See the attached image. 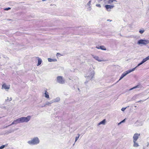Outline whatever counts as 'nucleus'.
Instances as JSON below:
<instances>
[{"mask_svg": "<svg viewBox=\"0 0 149 149\" xmlns=\"http://www.w3.org/2000/svg\"><path fill=\"white\" fill-rule=\"evenodd\" d=\"M40 140L38 138L36 137L28 141L27 143L30 145H36L38 144Z\"/></svg>", "mask_w": 149, "mask_h": 149, "instance_id": "1", "label": "nucleus"}, {"mask_svg": "<svg viewBox=\"0 0 149 149\" xmlns=\"http://www.w3.org/2000/svg\"><path fill=\"white\" fill-rule=\"evenodd\" d=\"M94 74V71L93 70L91 71L90 70L86 74H85L84 77L86 78L89 79H91L93 78Z\"/></svg>", "mask_w": 149, "mask_h": 149, "instance_id": "2", "label": "nucleus"}, {"mask_svg": "<svg viewBox=\"0 0 149 149\" xmlns=\"http://www.w3.org/2000/svg\"><path fill=\"white\" fill-rule=\"evenodd\" d=\"M31 118V116H28L26 117H23L19 118V119L20 123H27L30 120Z\"/></svg>", "mask_w": 149, "mask_h": 149, "instance_id": "3", "label": "nucleus"}, {"mask_svg": "<svg viewBox=\"0 0 149 149\" xmlns=\"http://www.w3.org/2000/svg\"><path fill=\"white\" fill-rule=\"evenodd\" d=\"M135 70V68H133L132 69H130L126 71L125 72H123L121 75L120 76L119 80L122 79L124 77L126 76L127 74L130 73L131 72L134 71Z\"/></svg>", "mask_w": 149, "mask_h": 149, "instance_id": "4", "label": "nucleus"}, {"mask_svg": "<svg viewBox=\"0 0 149 149\" xmlns=\"http://www.w3.org/2000/svg\"><path fill=\"white\" fill-rule=\"evenodd\" d=\"M149 43V41L148 40L140 39L137 42L139 45H146Z\"/></svg>", "mask_w": 149, "mask_h": 149, "instance_id": "5", "label": "nucleus"}, {"mask_svg": "<svg viewBox=\"0 0 149 149\" xmlns=\"http://www.w3.org/2000/svg\"><path fill=\"white\" fill-rule=\"evenodd\" d=\"M57 81L58 83L63 84L65 83V80L61 76H59L57 77Z\"/></svg>", "mask_w": 149, "mask_h": 149, "instance_id": "6", "label": "nucleus"}, {"mask_svg": "<svg viewBox=\"0 0 149 149\" xmlns=\"http://www.w3.org/2000/svg\"><path fill=\"white\" fill-rule=\"evenodd\" d=\"M20 121L19 120V118L15 120H14L12 123H11V124L10 125H8V126H6V127H8V126H10V125H13V124H18V123H20Z\"/></svg>", "mask_w": 149, "mask_h": 149, "instance_id": "7", "label": "nucleus"}, {"mask_svg": "<svg viewBox=\"0 0 149 149\" xmlns=\"http://www.w3.org/2000/svg\"><path fill=\"white\" fill-rule=\"evenodd\" d=\"M140 135V134L135 133L134 134L133 136V141H136L139 138V136Z\"/></svg>", "mask_w": 149, "mask_h": 149, "instance_id": "8", "label": "nucleus"}, {"mask_svg": "<svg viewBox=\"0 0 149 149\" xmlns=\"http://www.w3.org/2000/svg\"><path fill=\"white\" fill-rule=\"evenodd\" d=\"M114 6L113 5H106L105 6V8L107 9H112L113 8Z\"/></svg>", "mask_w": 149, "mask_h": 149, "instance_id": "9", "label": "nucleus"}, {"mask_svg": "<svg viewBox=\"0 0 149 149\" xmlns=\"http://www.w3.org/2000/svg\"><path fill=\"white\" fill-rule=\"evenodd\" d=\"M96 47L98 49H100L102 50H106V48L103 45H101L99 47Z\"/></svg>", "mask_w": 149, "mask_h": 149, "instance_id": "10", "label": "nucleus"}, {"mask_svg": "<svg viewBox=\"0 0 149 149\" xmlns=\"http://www.w3.org/2000/svg\"><path fill=\"white\" fill-rule=\"evenodd\" d=\"M9 88L10 87L7 86L5 84H3L2 86V89H9Z\"/></svg>", "mask_w": 149, "mask_h": 149, "instance_id": "11", "label": "nucleus"}, {"mask_svg": "<svg viewBox=\"0 0 149 149\" xmlns=\"http://www.w3.org/2000/svg\"><path fill=\"white\" fill-rule=\"evenodd\" d=\"M38 59V63L37 64V66L40 65L41 63L42 62V59L38 57H37Z\"/></svg>", "mask_w": 149, "mask_h": 149, "instance_id": "12", "label": "nucleus"}, {"mask_svg": "<svg viewBox=\"0 0 149 149\" xmlns=\"http://www.w3.org/2000/svg\"><path fill=\"white\" fill-rule=\"evenodd\" d=\"M145 61H144V60H143V59L142 60V61H141V62H140V63H139L138 64V65H137L136 67H135L134 68H135V70L136 69V68H137V67H139V66L140 65H142V64H143V63H145Z\"/></svg>", "mask_w": 149, "mask_h": 149, "instance_id": "13", "label": "nucleus"}, {"mask_svg": "<svg viewBox=\"0 0 149 149\" xmlns=\"http://www.w3.org/2000/svg\"><path fill=\"white\" fill-rule=\"evenodd\" d=\"M48 61L49 62H52L53 61L55 62L57 61V60L56 59L51 58H48Z\"/></svg>", "mask_w": 149, "mask_h": 149, "instance_id": "14", "label": "nucleus"}, {"mask_svg": "<svg viewBox=\"0 0 149 149\" xmlns=\"http://www.w3.org/2000/svg\"><path fill=\"white\" fill-rule=\"evenodd\" d=\"M106 123V120L104 119L102 121L100 122L99 123L98 125H100L101 124L105 125Z\"/></svg>", "mask_w": 149, "mask_h": 149, "instance_id": "15", "label": "nucleus"}, {"mask_svg": "<svg viewBox=\"0 0 149 149\" xmlns=\"http://www.w3.org/2000/svg\"><path fill=\"white\" fill-rule=\"evenodd\" d=\"M60 100V98L58 97L56 98V99H55L54 100H52L53 101V102H57L59 101Z\"/></svg>", "mask_w": 149, "mask_h": 149, "instance_id": "16", "label": "nucleus"}, {"mask_svg": "<svg viewBox=\"0 0 149 149\" xmlns=\"http://www.w3.org/2000/svg\"><path fill=\"white\" fill-rule=\"evenodd\" d=\"M139 87H140L139 85H137L135 86H134V87H133L131 88H130L129 89V91H131V90H132L134 89L137 88H139Z\"/></svg>", "mask_w": 149, "mask_h": 149, "instance_id": "17", "label": "nucleus"}, {"mask_svg": "<svg viewBox=\"0 0 149 149\" xmlns=\"http://www.w3.org/2000/svg\"><path fill=\"white\" fill-rule=\"evenodd\" d=\"M53 102V101L52 100L51 101H50V102H46L45 105L49 106L51 104H52Z\"/></svg>", "mask_w": 149, "mask_h": 149, "instance_id": "18", "label": "nucleus"}, {"mask_svg": "<svg viewBox=\"0 0 149 149\" xmlns=\"http://www.w3.org/2000/svg\"><path fill=\"white\" fill-rule=\"evenodd\" d=\"M133 142L134 143L133 145L134 147H136L139 146L138 144L137 143H136V141H133Z\"/></svg>", "mask_w": 149, "mask_h": 149, "instance_id": "19", "label": "nucleus"}, {"mask_svg": "<svg viewBox=\"0 0 149 149\" xmlns=\"http://www.w3.org/2000/svg\"><path fill=\"white\" fill-rule=\"evenodd\" d=\"M93 58L96 60L98 61H102L100 59L99 57L98 56H95Z\"/></svg>", "mask_w": 149, "mask_h": 149, "instance_id": "20", "label": "nucleus"}, {"mask_svg": "<svg viewBox=\"0 0 149 149\" xmlns=\"http://www.w3.org/2000/svg\"><path fill=\"white\" fill-rule=\"evenodd\" d=\"M45 97L47 98H49V96L48 95V93L46 91H45Z\"/></svg>", "mask_w": 149, "mask_h": 149, "instance_id": "21", "label": "nucleus"}, {"mask_svg": "<svg viewBox=\"0 0 149 149\" xmlns=\"http://www.w3.org/2000/svg\"><path fill=\"white\" fill-rule=\"evenodd\" d=\"M114 1L116 2L117 1H116V0H109L108 1L107 3H108V4H111L113 2H114Z\"/></svg>", "mask_w": 149, "mask_h": 149, "instance_id": "22", "label": "nucleus"}, {"mask_svg": "<svg viewBox=\"0 0 149 149\" xmlns=\"http://www.w3.org/2000/svg\"><path fill=\"white\" fill-rule=\"evenodd\" d=\"M149 59V56L143 59V60L145 61V62H146L147 60Z\"/></svg>", "mask_w": 149, "mask_h": 149, "instance_id": "23", "label": "nucleus"}, {"mask_svg": "<svg viewBox=\"0 0 149 149\" xmlns=\"http://www.w3.org/2000/svg\"><path fill=\"white\" fill-rule=\"evenodd\" d=\"M86 78V80L85 82L84 83L86 84H87L90 80H91V79H88V78Z\"/></svg>", "mask_w": 149, "mask_h": 149, "instance_id": "24", "label": "nucleus"}, {"mask_svg": "<svg viewBox=\"0 0 149 149\" xmlns=\"http://www.w3.org/2000/svg\"><path fill=\"white\" fill-rule=\"evenodd\" d=\"M77 135H78V136H77V137H76V138H75V142H76L77 141V140L78 139H79V136H80L79 134H78Z\"/></svg>", "mask_w": 149, "mask_h": 149, "instance_id": "25", "label": "nucleus"}, {"mask_svg": "<svg viewBox=\"0 0 149 149\" xmlns=\"http://www.w3.org/2000/svg\"><path fill=\"white\" fill-rule=\"evenodd\" d=\"M144 32V30H140L139 31V33H140L141 34H142L143 33V32Z\"/></svg>", "mask_w": 149, "mask_h": 149, "instance_id": "26", "label": "nucleus"}, {"mask_svg": "<svg viewBox=\"0 0 149 149\" xmlns=\"http://www.w3.org/2000/svg\"><path fill=\"white\" fill-rule=\"evenodd\" d=\"M126 107H123V108H122L121 109V110L122 111H124L125 109H126Z\"/></svg>", "mask_w": 149, "mask_h": 149, "instance_id": "27", "label": "nucleus"}, {"mask_svg": "<svg viewBox=\"0 0 149 149\" xmlns=\"http://www.w3.org/2000/svg\"><path fill=\"white\" fill-rule=\"evenodd\" d=\"M99 2H100L102 1H103L104 2H105L107 0H98Z\"/></svg>", "mask_w": 149, "mask_h": 149, "instance_id": "28", "label": "nucleus"}, {"mask_svg": "<svg viewBox=\"0 0 149 149\" xmlns=\"http://www.w3.org/2000/svg\"><path fill=\"white\" fill-rule=\"evenodd\" d=\"M4 148V146H3V145L0 146V149H2Z\"/></svg>", "mask_w": 149, "mask_h": 149, "instance_id": "29", "label": "nucleus"}, {"mask_svg": "<svg viewBox=\"0 0 149 149\" xmlns=\"http://www.w3.org/2000/svg\"><path fill=\"white\" fill-rule=\"evenodd\" d=\"M96 6L97 7H101L100 5V4H96Z\"/></svg>", "mask_w": 149, "mask_h": 149, "instance_id": "30", "label": "nucleus"}, {"mask_svg": "<svg viewBox=\"0 0 149 149\" xmlns=\"http://www.w3.org/2000/svg\"><path fill=\"white\" fill-rule=\"evenodd\" d=\"M91 1H89L87 3V5L88 6H90L91 4Z\"/></svg>", "mask_w": 149, "mask_h": 149, "instance_id": "31", "label": "nucleus"}, {"mask_svg": "<svg viewBox=\"0 0 149 149\" xmlns=\"http://www.w3.org/2000/svg\"><path fill=\"white\" fill-rule=\"evenodd\" d=\"M125 120H126V118H125V119H124V120H122V121H121V123H123L125 122Z\"/></svg>", "mask_w": 149, "mask_h": 149, "instance_id": "32", "label": "nucleus"}, {"mask_svg": "<svg viewBox=\"0 0 149 149\" xmlns=\"http://www.w3.org/2000/svg\"><path fill=\"white\" fill-rule=\"evenodd\" d=\"M12 132V130H10L8 131V134L11 133Z\"/></svg>", "mask_w": 149, "mask_h": 149, "instance_id": "33", "label": "nucleus"}, {"mask_svg": "<svg viewBox=\"0 0 149 149\" xmlns=\"http://www.w3.org/2000/svg\"><path fill=\"white\" fill-rule=\"evenodd\" d=\"M11 8H4V9H7V10H8V9H10Z\"/></svg>", "mask_w": 149, "mask_h": 149, "instance_id": "34", "label": "nucleus"}, {"mask_svg": "<svg viewBox=\"0 0 149 149\" xmlns=\"http://www.w3.org/2000/svg\"><path fill=\"white\" fill-rule=\"evenodd\" d=\"M8 144L7 143L5 145H3V146H4V148L5 147L7 146H8Z\"/></svg>", "mask_w": 149, "mask_h": 149, "instance_id": "35", "label": "nucleus"}, {"mask_svg": "<svg viewBox=\"0 0 149 149\" xmlns=\"http://www.w3.org/2000/svg\"><path fill=\"white\" fill-rule=\"evenodd\" d=\"M9 100L8 97H7V99L6 100V101H8V100Z\"/></svg>", "mask_w": 149, "mask_h": 149, "instance_id": "36", "label": "nucleus"}, {"mask_svg": "<svg viewBox=\"0 0 149 149\" xmlns=\"http://www.w3.org/2000/svg\"><path fill=\"white\" fill-rule=\"evenodd\" d=\"M12 100V98L11 97H10L9 99V100H8V101H11Z\"/></svg>", "mask_w": 149, "mask_h": 149, "instance_id": "37", "label": "nucleus"}, {"mask_svg": "<svg viewBox=\"0 0 149 149\" xmlns=\"http://www.w3.org/2000/svg\"><path fill=\"white\" fill-rule=\"evenodd\" d=\"M112 20H110V19H108L107 20V21H110V22H111L112 21Z\"/></svg>", "mask_w": 149, "mask_h": 149, "instance_id": "38", "label": "nucleus"}, {"mask_svg": "<svg viewBox=\"0 0 149 149\" xmlns=\"http://www.w3.org/2000/svg\"><path fill=\"white\" fill-rule=\"evenodd\" d=\"M46 105L45 104L44 105H42V106H41V107H45V106Z\"/></svg>", "mask_w": 149, "mask_h": 149, "instance_id": "39", "label": "nucleus"}, {"mask_svg": "<svg viewBox=\"0 0 149 149\" xmlns=\"http://www.w3.org/2000/svg\"><path fill=\"white\" fill-rule=\"evenodd\" d=\"M121 122H120L118 124V125H120V124H121Z\"/></svg>", "mask_w": 149, "mask_h": 149, "instance_id": "40", "label": "nucleus"}, {"mask_svg": "<svg viewBox=\"0 0 149 149\" xmlns=\"http://www.w3.org/2000/svg\"><path fill=\"white\" fill-rule=\"evenodd\" d=\"M149 146V143H148L147 146Z\"/></svg>", "mask_w": 149, "mask_h": 149, "instance_id": "41", "label": "nucleus"}, {"mask_svg": "<svg viewBox=\"0 0 149 149\" xmlns=\"http://www.w3.org/2000/svg\"><path fill=\"white\" fill-rule=\"evenodd\" d=\"M7 20H11V19H8Z\"/></svg>", "mask_w": 149, "mask_h": 149, "instance_id": "42", "label": "nucleus"}, {"mask_svg": "<svg viewBox=\"0 0 149 149\" xmlns=\"http://www.w3.org/2000/svg\"><path fill=\"white\" fill-rule=\"evenodd\" d=\"M107 10L108 11H110V10Z\"/></svg>", "mask_w": 149, "mask_h": 149, "instance_id": "43", "label": "nucleus"}, {"mask_svg": "<svg viewBox=\"0 0 149 149\" xmlns=\"http://www.w3.org/2000/svg\"><path fill=\"white\" fill-rule=\"evenodd\" d=\"M78 90L79 91V88H78Z\"/></svg>", "mask_w": 149, "mask_h": 149, "instance_id": "44", "label": "nucleus"}, {"mask_svg": "<svg viewBox=\"0 0 149 149\" xmlns=\"http://www.w3.org/2000/svg\"><path fill=\"white\" fill-rule=\"evenodd\" d=\"M57 54H59L58 53H57Z\"/></svg>", "mask_w": 149, "mask_h": 149, "instance_id": "45", "label": "nucleus"}]
</instances>
